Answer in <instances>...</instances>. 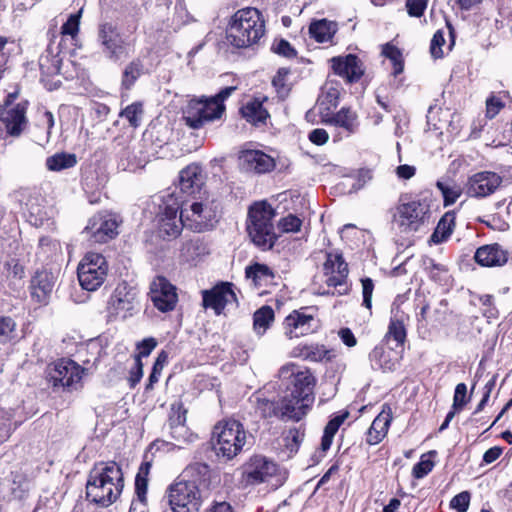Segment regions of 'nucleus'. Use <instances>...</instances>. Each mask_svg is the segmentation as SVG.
<instances>
[{
	"instance_id": "obj_1",
	"label": "nucleus",
	"mask_w": 512,
	"mask_h": 512,
	"mask_svg": "<svg viewBox=\"0 0 512 512\" xmlns=\"http://www.w3.org/2000/svg\"><path fill=\"white\" fill-rule=\"evenodd\" d=\"M123 487L121 467L115 461L99 462L89 472L86 497L93 503L108 507L118 499Z\"/></svg>"
},
{
	"instance_id": "obj_2",
	"label": "nucleus",
	"mask_w": 512,
	"mask_h": 512,
	"mask_svg": "<svg viewBox=\"0 0 512 512\" xmlns=\"http://www.w3.org/2000/svg\"><path fill=\"white\" fill-rule=\"evenodd\" d=\"M265 34V21L261 12L247 7L234 13L227 28L229 43L237 48L257 43Z\"/></svg>"
},
{
	"instance_id": "obj_3",
	"label": "nucleus",
	"mask_w": 512,
	"mask_h": 512,
	"mask_svg": "<svg viewBox=\"0 0 512 512\" xmlns=\"http://www.w3.org/2000/svg\"><path fill=\"white\" fill-rule=\"evenodd\" d=\"M276 212L267 201L253 203L248 210L247 232L254 243L262 251L273 248L278 236L273 220Z\"/></svg>"
},
{
	"instance_id": "obj_4",
	"label": "nucleus",
	"mask_w": 512,
	"mask_h": 512,
	"mask_svg": "<svg viewBox=\"0 0 512 512\" xmlns=\"http://www.w3.org/2000/svg\"><path fill=\"white\" fill-rule=\"evenodd\" d=\"M235 87H225L215 96L191 99L182 110V118L191 129H200L205 124L221 118L226 100Z\"/></svg>"
},
{
	"instance_id": "obj_5",
	"label": "nucleus",
	"mask_w": 512,
	"mask_h": 512,
	"mask_svg": "<svg viewBox=\"0 0 512 512\" xmlns=\"http://www.w3.org/2000/svg\"><path fill=\"white\" fill-rule=\"evenodd\" d=\"M248 439L244 425L236 419L219 421L213 428L212 444L215 454L230 461L239 455Z\"/></svg>"
},
{
	"instance_id": "obj_6",
	"label": "nucleus",
	"mask_w": 512,
	"mask_h": 512,
	"mask_svg": "<svg viewBox=\"0 0 512 512\" xmlns=\"http://www.w3.org/2000/svg\"><path fill=\"white\" fill-rule=\"evenodd\" d=\"M431 215L430 204L425 199L403 201L396 206L392 223L403 234H412L419 231L429 222Z\"/></svg>"
},
{
	"instance_id": "obj_7",
	"label": "nucleus",
	"mask_w": 512,
	"mask_h": 512,
	"mask_svg": "<svg viewBox=\"0 0 512 512\" xmlns=\"http://www.w3.org/2000/svg\"><path fill=\"white\" fill-rule=\"evenodd\" d=\"M168 502L173 512H198L202 495L198 485L190 480L177 478L167 490Z\"/></svg>"
},
{
	"instance_id": "obj_8",
	"label": "nucleus",
	"mask_w": 512,
	"mask_h": 512,
	"mask_svg": "<svg viewBox=\"0 0 512 512\" xmlns=\"http://www.w3.org/2000/svg\"><path fill=\"white\" fill-rule=\"evenodd\" d=\"M218 208L217 202L208 197L181 207L186 228L198 233L212 229L217 222Z\"/></svg>"
},
{
	"instance_id": "obj_9",
	"label": "nucleus",
	"mask_w": 512,
	"mask_h": 512,
	"mask_svg": "<svg viewBox=\"0 0 512 512\" xmlns=\"http://www.w3.org/2000/svg\"><path fill=\"white\" fill-rule=\"evenodd\" d=\"M157 221L160 233L168 237L175 238L179 236L182 229L186 227L181 202L173 193L163 196L157 214Z\"/></svg>"
},
{
	"instance_id": "obj_10",
	"label": "nucleus",
	"mask_w": 512,
	"mask_h": 512,
	"mask_svg": "<svg viewBox=\"0 0 512 512\" xmlns=\"http://www.w3.org/2000/svg\"><path fill=\"white\" fill-rule=\"evenodd\" d=\"M107 272L105 257L95 252L87 253L77 268L79 283L87 291L97 290L104 283Z\"/></svg>"
},
{
	"instance_id": "obj_11",
	"label": "nucleus",
	"mask_w": 512,
	"mask_h": 512,
	"mask_svg": "<svg viewBox=\"0 0 512 512\" xmlns=\"http://www.w3.org/2000/svg\"><path fill=\"white\" fill-rule=\"evenodd\" d=\"M85 369L73 360L61 359L47 369V381L54 388L66 391L81 387V379Z\"/></svg>"
},
{
	"instance_id": "obj_12",
	"label": "nucleus",
	"mask_w": 512,
	"mask_h": 512,
	"mask_svg": "<svg viewBox=\"0 0 512 512\" xmlns=\"http://www.w3.org/2000/svg\"><path fill=\"white\" fill-rule=\"evenodd\" d=\"M97 40L103 54L111 61L117 62L129 55L128 43L118 29L111 23L99 25Z\"/></svg>"
},
{
	"instance_id": "obj_13",
	"label": "nucleus",
	"mask_w": 512,
	"mask_h": 512,
	"mask_svg": "<svg viewBox=\"0 0 512 512\" xmlns=\"http://www.w3.org/2000/svg\"><path fill=\"white\" fill-rule=\"evenodd\" d=\"M278 472V465L263 455L251 456L242 466V481L246 485L268 482Z\"/></svg>"
},
{
	"instance_id": "obj_14",
	"label": "nucleus",
	"mask_w": 512,
	"mask_h": 512,
	"mask_svg": "<svg viewBox=\"0 0 512 512\" xmlns=\"http://www.w3.org/2000/svg\"><path fill=\"white\" fill-rule=\"evenodd\" d=\"M150 298L154 306L161 312L172 311L178 301L176 287L165 277H156L150 286Z\"/></svg>"
},
{
	"instance_id": "obj_15",
	"label": "nucleus",
	"mask_w": 512,
	"mask_h": 512,
	"mask_svg": "<svg viewBox=\"0 0 512 512\" xmlns=\"http://www.w3.org/2000/svg\"><path fill=\"white\" fill-rule=\"evenodd\" d=\"M502 177L492 171H481L471 175L466 184L467 195L484 198L493 194L501 185Z\"/></svg>"
},
{
	"instance_id": "obj_16",
	"label": "nucleus",
	"mask_w": 512,
	"mask_h": 512,
	"mask_svg": "<svg viewBox=\"0 0 512 512\" xmlns=\"http://www.w3.org/2000/svg\"><path fill=\"white\" fill-rule=\"evenodd\" d=\"M118 226L116 215L98 213L89 220L86 230L95 242L105 243L118 234Z\"/></svg>"
},
{
	"instance_id": "obj_17",
	"label": "nucleus",
	"mask_w": 512,
	"mask_h": 512,
	"mask_svg": "<svg viewBox=\"0 0 512 512\" xmlns=\"http://www.w3.org/2000/svg\"><path fill=\"white\" fill-rule=\"evenodd\" d=\"M232 286L231 283L226 282L216 285L211 290H204L202 292L204 307L213 309L219 315L228 304L237 303Z\"/></svg>"
},
{
	"instance_id": "obj_18",
	"label": "nucleus",
	"mask_w": 512,
	"mask_h": 512,
	"mask_svg": "<svg viewBox=\"0 0 512 512\" xmlns=\"http://www.w3.org/2000/svg\"><path fill=\"white\" fill-rule=\"evenodd\" d=\"M315 318L304 309L294 310L283 322L284 334L292 339L312 333L315 329Z\"/></svg>"
},
{
	"instance_id": "obj_19",
	"label": "nucleus",
	"mask_w": 512,
	"mask_h": 512,
	"mask_svg": "<svg viewBox=\"0 0 512 512\" xmlns=\"http://www.w3.org/2000/svg\"><path fill=\"white\" fill-rule=\"evenodd\" d=\"M27 103H18L11 108H2L0 120L5 126L8 135L18 137L27 125Z\"/></svg>"
},
{
	"instance_id": "obj_20",
	"label": "nucleus",
	"mask_w": 512,
	"mask_h": 512,
	"mask_svg": "<svg viewBox=\"0 0 512 512\" xmlns=\"http://www.w3.org/2000/svg\"><path fill=\"white\" fill-rule=\"evenodd\" d=\"M331 62L334 73L349 83L357 82L364 74L363 63L356 55L334 57Z\"/></svg>"
},
{
	"instance_id": "obj_21",
	"label": "nucleus",
	"mask_w": 512,
	"mask_h": 512,
	"mask_svg": "<svg viewBox=\"0 0 512 512\" xmlns=\"http://www.w3.org/2000/svg\"><path fill=\"white\" fill-rule=\"evenodd\" d=\"M239 161L243 169L258 174L271 172L276 166L274 158L260 150L242 151Z\"/></svg>"
},
{
	"instance_id": "obj_22",
	"label": "nucleus",
	"mask_w": 512,
	"mask_h": 512,
	"mask_svg": "<svg viewBox=\"0 0 512 512\" xmlns=\"http://www.w3.org/2000/svg\"><path fill=\"white\" fill-rule=\"evenodd\" d=\"M185 423L186 410L182 409L181 405L176 410L173 407L168 426L170 435L176 441L178 447H181L182 444L192 443L197 439V435L192 433Z\"/></svg>"
},
{
	"instance_id": "obj_23",
	"label": "nucleus",
	"mask_w": 512,
	"mask_h": 512,
	"mask_svg": "<svg viewBox=\"0 0 512 512\" xmlns=\"http://www.w3.org/2000/svg\"><path fill=\"white\" fill-rule=\"evenodd\" d=\"M55 281L56 276L52 271L47 269L37 270L31 279V296L38 303H46L53 291Z\"/></svg>"
},
{
	"instance_id": "obj_24",
	"label": "nucleus",
	"mask_w": 512,
	"mask_h": 512,
	"mask_svg": "<svg viewBox=\"0 0 512 512\" xmlns=\"http://www.w3.org/2000/svg\"><path fill=\"white\" fill-rule=\"evenodd\" d=\"M255 413L263 419H269L272 417L279 418L280 405L273 396L272 393L266 389H259L254 392L249 398Z\"/></svg>"
},
{
	"instance_id": "obj_25",
	"label": "nucleus",
	"mask_w": 512,
	"mask_h": 512,
	"mask_svg": "<svg viewBox=\"0 0 512 512\" xmlns=\"http://www.w3.org/2000/svg\"><path fill=\"white\" fill-rule=\"evenodd\" d=\"M475 261L484 267L502 266L507 262V252L495 243L479 247L474 255Z\"/></svg>"
},
{
	"instance_id": "obj_26",
	"label": "nucleus",
	"mask_w": 512,
	"mask_h": 512,
	"mask_svg": "<svg viewBox=\"0 0 512 512\" xmlns=\"http://www.w3.org/2000/svg\"><path fill=\"white\" fill-rule=\"evenodd\" d=\"M279 405V418L300 421L307 414L311 402L289 394L282 399Z\"/></svg>"
},
{
	"instance_id": "obj_27",
	"label": "nucleus",
	"mask_w": 512,
	"mask_h": 512,
	"mask_svg": "<svg viewBox=\"0 0 512 512\" xmlns=\"http://www.w3.org/2000/svg\"><path fill=\"white\" fill-rule=\"evenodd\" d=\"M292 389L290 394L295 397H300L312 403L313 401V386L315 379L309 371H298L292 373Z\"/></svg>"
},
{
	"instance_id": "obj_28",
	"label": "nucleus",
	"mask_w": 512,
	"mask_h": 512,
	"mask_svg": "<svg viewBox=\"0 0 512 512\" xmlns=\"http://www.w3.org/2000/svg\"><path fill=\"white\" fill-rule=\"evenodd\" d=\"M202 184L203 176L200 166L191 164L180 171L179 187L183 193L193 194L200 189Z\"/></svg>"
},
{
	"instance_id": "obj_29",
	"label": "nucleus",
	"mask_w": 512,
	"mask_h": 512,
	"mask_svg": "<svg viewBox=\"0 0 512 512\" xmlns=\"http://www.w3.org/2000/svg\"><path fill=\"white\" fill-rule=\"evenodd\" d=\"M349 269L347 264H340L338 266L337 275H326L325 284L329 288H333V291H327L325 294L343 296L349 294L351 290V284L348 280Z\"/></svg>"
},
{
	"instance_id": "obj_30",
	"label": "nucleus",
	"mask_w": 512,
	"mask_h": 512,
	"mask_svg": "<svg viewBox=\"0 0 512 512\" xmlns=\"http://www.w3.org/2000/svg\"><path fill=\"white\" fill-rule=\"evenodd\" d=\"M62 256V248L57 240L49 237H42L39 240L36 251V258L43 264L57 261Z\"/></svg>"
},
{
	"instance_id": "obj_31",
	"label": "nucleus",
	"mask_w": 512,
	"mask_h": 512,
	"mask_svg": "<svg viewBox=\"0 0 512 512\" xmlns=\"http://www.w3.org/2000/svg\"><path fill=\"white\" fill-rule=\"evenodd\" d=\"M327 122L344 129L349 135L355 133L359 126L357 113L348 107H342Z\"/></svg>"
},
{
	"instance_id": "obj_32",
	"label": "nucleus",
	"mask_w": 512,
	"mask_h": 512,
	"mask_svg": "<svg viewBox=\"0 0 512 512\" xmlns=\"http://www.w3.org/2000/svg\"><path fill=\"white\" fill-rule=\"evenodd\" d=\"M210 253L208 244L201 238L196 237L183 243L181 257L186 262H195Z\"/></svg>"
},
{
	"instance_id": "obj_33",
	"label": "nucleus",
	"mask_w": 512,
	"mask_h": 512,
	"mask_svg": "<svg viewBox=\"0 0 512 512\" xmlns=\"http://www.w3.org/2000/svg\"><path fill=\"white\" fill-rule=\"evenodd\" d=\"M337 31L336 23L321 19L314 21L309 26L310 37L319 43L330 41Z\"/></svg>"
},
{
	"instance_id": "obj_34",
	"label": "nucleus",
	"mask_w": 512,
	"mask_h": 512,
	"mask_svg": "<svg viewBox=\"0 0 512 512\" xmlns=\"http://www.w3.org/2000/svg\"><path fill=\"white\" fill-rule=\"evenodd\" d=\"M455 227V214L453 212L445 213L439 220L434 232L430 237V242L440 244L445 242L452 234Z\"/></svg>"
},
{
	"instance_id": "obj_35",
	"label": "nucleus",
	"mask_w": 512,
	"mask_h": 512,
	"mask_svg": "<svg viewBox=\"0 0 512 512\" xmlns=\"http://www.w3.org/2000/svg\"><path fill=\"white\" fill-rule=\"evenodd\" d=\"M144 73V64L140 58L130 61L122 72L121 86L125 90H130L136 81Z\"/></svg>"
},
{
	"instance_id": "obj_36",
	"label": "nucleus",
	"mask_w": 512,
	"mask_h": 512,
	"mask_svg": "<svg viewBox=\"0 0 512 512\" xmlns=\"http://www.w3.org/2000/svg\"><path fill=\"white\" fill-rule=\"evenodd\" d=\"M241 114L243 118L254 125L265 123L268 117V112L257 99L246 103L241 108Z\"/></svg>"
},
{
	"instance_id": "obj_37",
	"label": "nucleus",
	"mask_w": 512,
	"mask_h": 512,
	"mask_svg": "<svg viewBox=\"0 0 512 512\" xmlns=\"http://www.w3.org/2000/svg\"><path fill=\"white\" fill-rule=\"evenodd\" d=\"M210 477V466L203 462H194L189 464L182 474L178 477L195 482L198 486L206 482Z\"/></svg>"
},
{
	"instance_id": "obj_38",
	"label": "nucleus",
	"mask_w": 512,
	"mask_h": 512,
	"mask_svg": "<svg viewBox=\"0 0 512 512\" xmlns=\"http://www.w3.org/2000/svg\"><path fill=\"white\" fill-rule=\"evenodd\" d=\"M45 164L49 171L59 172L74 167L77 157L73 153L59 152L49 156Z\"/></svg>"
},
{
	"instance_id": "obj_39",
	"label": "nucleus",
	"mask_w": 512,
	"mask_h": 512,
	"mask_svg": "<svg viewBox=\"0 0 512 512\" xmlns=\"http://www.w3.org/2000/svg\"><path fill=\"white\" fill-rule=\"evenodd\" d=\"M245 274L255 285H262L263 282L268 283L274 278V273L271 268L260 263L246 267Z\"/></svg>"
},
{
	"instance_id": "obj_40",
	"label": "nucleus",
	"mask_w": 512,
	"mask_h": 512,
	"mask_svg": "<svg viewBox=\"0 0 512 512\" xmlns=\"http://www.w3.org/2000/svg\"><path fill=\"white\" fill-rule=\"evenodd\" d=\"M293 354L294 356L301 357L305 360L318 362L327 356L328 351L323 345L310 344L298 346L294 349Z\"/></svg>"
},
{
	"instance_id": "obj_41",
	"label": "nucleus",
	"mask_w": 512,
	"mask_h": 512,
	"mask_svg": "<svg viewBox=\"0 0 512 512\" xmlns=\"http://www.w3.org/2000/svg\"><path fill=\"white\" fill-rule=\"evenodd\" d=\"M347 416L348 412H345L344 414L335 416L327 423V425L324 428V433L321 439L322 451L325 452L330 449L336 432L338 431L342 423L345 421Z\"/></svg>"
},
{
	"instance_id": "obj_42",
	"label": "nucleus",
	"mask_w": 512,
	"mask_h": 512,
	"mask_svg": "<svg viewBox=\"0 0 512 512\" xmlns=\"http://www.w3.org/2000/svg\"><path fill=\"white\" fill-rule=\"evenodd\" d=\"M274 320V311L270 306H262L253 315V327L258 335H263Z\"/></svg>"
},
{
	"instance_id": "obj_43",
	"label": "nucleus",
	"mask_w": 512,
	"mask_h": 512,
	"mask_svg": "<svg viewBox=\"0 0 512 512\" xmlns=\"http://www.w3.org/2000/svg\"><path fill=\"white\" fill-rule=\"evenodd\" d=\"M39 67L43 75L53 76L60 73L61 59L58 55H54L47 51L39 58Z\"/></svg>"
},
{
	"instance_id": "obj_44",
	"label": "nucleus",
	"mask_w": 512,
	"mask_h": 512,
	"mask_svg": "<svg viewBox=\"0 0 512 512\" xmlns=\"http://www.w3.org/2000/svg\"><path fill=\"white\" fill-rule=\"evenodd\" d=\"M150 467L151 464L149 462L142 463L135 479V490L138 501L141 505H144L146 501L148 484L147 475L149 473Z\"/></svg>"
},
{
	"instance_id": "obj_45",
	"label": "nucleus",
	"mask_w": 512,
	"mask_h": 512,
	"mask_svg": "<svg viewBox=\"0 0 512 512\" xmlns=\"http://www.w3.org/2000/svg\"><path fill=\"white\" fill-rule=\"evenodd\" d=\"M406 335L407 333L403 318H399L397 315H395L390 320L387 337L395 340L396 346H401L406 340Z\"/></svg>"
},
{
	"instance_id": "obj_46",
	"label": "nucleus",
	"mask_w": 512,
	"mask_h": 512,
	"mask_svg": "<svg viewBox=\"0 0 512 512\" xmlns=\"http://www.w3.org/2000/svg\"><path fill=\"white\" fill-rule=\"evenodd\" d=\"M382 54L392 62V74L395 77L403 72L404 64L402 59V53L396 46L390 43L385 44L383 46Z\"/></svg>"
},
{
	"instance_id": "obj_47",
	"label": "nucleus",
	"mask_w": 512,
	"mask_h": 512,
	"mask_svg": "<svg viewBox=\"0 0 512 512\" xmlns=\"http://www.w3.org/2000/svg\"><path fill=\"white\" fill-rule=\"evenodd\" d=\"M436 186L443 196L444 206H450L454 204L457 201V199L461 196L462 190L460 186L454 183L437 181Z\"/></svg>"
},
{
	"instance_id": "obj_48",
	"label": "nucleus",
	"mask_w": 512,
	"mask_h": 512,
	"mask_svg": "<svg viewBox=\"0 0 512 512\" xmlns=\"http://www.w3.org/2000/svg\"><path fill=\"white\" fill-rule=\"evenodd\" d=\"M392 421V411L389 405L384 404L381 412L377 415V417L373 420L371 424V430L379 432L384 436L388 432V428Z\"/></svg>"
},
{
	"instance_id": "obj_49",
	"label": "nucleus",
	"mask_w": 512,
	"mask_h": 512,
	"mask_svg": "<svg viewBox=\"0 0 512 512\" xmlns=\"http://www.w3.org/2000/svg\"><path fill=\"white\" fill-rule=\"evenodd\" d=\"M144 110L141 102H134L126 106L119 114L120 117L125 118L130 126L136 128L140 125Z\"/></svg>"
},
{
	"instance_id": "obj_50",
	"label": "nucleus",
	"mask_w": 512,
	"mask_h": 512,
	"mask_svg": "<svg viewBox=\"0 0 512 512\" xmlns=\"http://www.w3.org/2000/svg\"><path fill=\"white\" fill-rule=\"evenodd\" d=\"M17 325L10 316H0V342L7 343L17 339Z\"/></svg>"
},
{
	"instance_id": "obj_51",
	"label": "nucleus",
	"mask_w": 512,
	"mask_h": 512,
	"mask_svg": "<svg viewBox=\"0 0 512 512\" xmlns=\"http://www.w3.org/2000/svg\"><path fill=\"white\" fill-rule=\"evenodd\" d=\"M290 73V70L287 68H280L276 75L273 77L272 84L275 87L277 93L281 97H286L290 91V88L287 84V77Z\"/></svg>"
},
{
	"instance_id": "obj_52",
	"label": "nucleus",
	"mask_w": 512,
	"mask_h": 512,
	"mask_svg": "<svg viewBox=\"0 0 512 512\" xmlns=\"http://www.w3.org/2000/svg\"><path fill=\"white\" fill-rule=\"evenodd\" d=\"M340 264H347L341 254L327 253L326 261L323 264L324 276L337 275L338 274V266Z\"/></svg>"
},
{
	"instance_id": "obj_53",
	"label": "nucleus",
	"mask_w": 512,
	"mask_h": 512,
	"mask_svg": "<svg viewBox=\"0 0 512 512\" xmlns=\"http://www.w3.org/2000/svg\"><path fill=\"white\" fill-rule=\"evenodd\" d=\"M279 228L284 233H295L300 231L302 220L295 215L289 214L279 221Z\"/></svg>"
},
{
	"instance_id": "obj_54",
	"label": "nucleus",
	"mask_w": 512,
	"mask_h": 512,
	"mask_svg": "<svg viewBox=\"0 0 512 512\" xmlns=\"http://www.w3.org/2000/svg\"><path fill=\"white\" fill-rule=\"evenodd\" d=\"M467 402V386L465 383H459L455 388L452 408L455 410H462Z\"/></svg>"
},
{
	"instance_id": "obj_55",
	"label": "nucleus",
	"mask_w": 512,
	"mask_h": 512,
	"mask_svg": "<svg viewBox=\"0 0 512 512\" xmlns=\"http://www.w3.org/2000/svg\"><path fill=\"white\" fill-rule=\"evenodd\" d=\"M445 43L444 33L441 30L435 32L432 37L430 45V53L433 58L438 59L443 57L442 46Z\"/></svg>"
},
{
	"instance_id": "obj_56",
	"label": "nucleus",
	"mask_w": 512,
	"mask_h": 512,
	"mask_svg": "<svg viewBox=\"0 0 512 512\" xmlns=\"http://www.w3.org/2000/svg\"><path fill=\"white\" fill-rule=\"evenodd\" d=\"M470 503V493L463 491L454 496L450 502V506L457 512H466Z\"/></svg>"
},
{
	"instance_id": "obj_57",
	"label": "nucleus",
	"mask_w": 512,
	"mask_h": 512,
	"mask_svg": "<svg viewBox=\"0 0 512 512\" xmlns=\"http://www.w3.org/2000/svg\"><path fill=\"white\" fill-rule=\"evenodd\" d=\"M80 13L71 14L67 21L61 27V33L63 35L76 36L79 31Z\"/></svg>"
},
{
	"instance_id": "obj_58",
	"label": "nucleus",
	"mask_w": 512,
	"mask_h": 512,
	"mask_svg": "<svg viewBox=\"0 0 512 512\" xmlns=\"http://www.w3.org/2000/svg\"><path fill=\"white\" fill-rule=\"evenodd\" d=\"M361 284L363 296L362 305L370 310L372 307V294L374 290V283L371 278L366 277L361 279Z\"/></svg>"
},
{
	"instance_id": "obj_59",
	"label": "nucleus",
	"mask_w": 512,
	"mask_h": 512,
	"mask_svg": "<svg viewBox=\"0 0 512 512\" xmlns=\"http://www.w3.org/2000/svg\"><path fill=\"white\" fill-rule=\"evenodd\" d=\"M272 50L281 56H284L286 58H293L296 56V50L291 46V44L281 39L278 42L274 43L272 46Z\"/></svg>"
},
{
	"instance_id": "obj_60",
	"label": "nucleus",
	"mask_w": 512,
	"mask_h": 512,
	"mask_svg": "<svg viewBox=\"0 0 512 512\" xmlns=\"http://www.w3.org/2000/svg\"><path fill=\"white\" fill-rule=\"evenodd\" d=\"M434 463L429 459H423L416 463L413 467L412 474L415 478L421 479L432 471Z\"/></svg>"
},
{
	"instance_id": "obj_61",
	"label": "nucleus",
	"mask_w": 512,
	"mask_h": 512,
	"mask_svg": "<svg viewBox=\"0 0 512 512\" xmlns=\"http://www.w3.org/2000/svg\"><path fill=\"white\" fill-rule=\"evenodd\" d=\"M428 0H407L408 14L412 17H421L427 7Z\"/></svg>"
},
{
	"instance_id": "obj_62",
	"label": "nucleus",
	"mask_w": 512,
	"mask_h": 512,
	"mask_svg": "<svg viewBox=\"0 0 512 512\" xmlns=\"http://www.w3.org/2000/svg\"><path fill=\"white\" fill-rule=\"evenodd\" d=\"M156 346L157 341L155 338L149 337L143 339L137 344L138 354L135 357H139L140 360L142 357H148Z\"/></svg>"
},
{
	"instance_id": "obj_63",
	"label": "nucleus",
	"mask_w": 512,
	"mask_h": 512,
	"mask_svg": "<svg viewBox=\"0 0 512 512\" xmlns=\"http://www.w3.org/2000/svg\"><path fill=\"white\" fill-rule=\"evenodd\" d=\"M143 377V363L139 357H135L134 367L130 370V376L128 378L131 388H134Z\"/></svg>"
},
{
	"instance_id": "obj_64",
	"label": "nucleus",
	"mask_w": 512,
	"mask_h": 512,
	"mask_svg": "<svg viewBox=\"0 0 512 512\" xmlns=\"http://www.w3.org/2000/svg\"><path fill=\"white\" fill-rule=\"evenodd\" d=\"M504 107V104L499 98L494 96L490 97L486 101V115L488 118H494L500 110Z\"/></svg>"
}]
</instances>
